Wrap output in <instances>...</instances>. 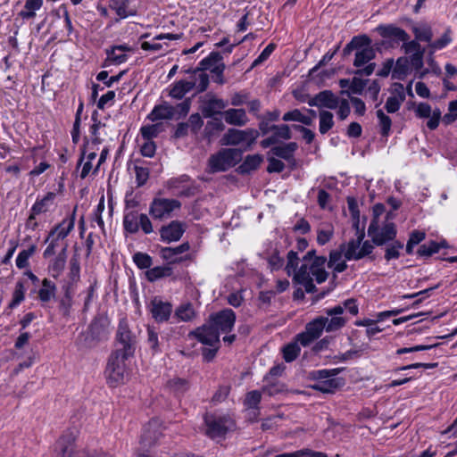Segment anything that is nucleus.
Instances as JSON below:
<instances>
[{"label":"nucleus","mask_w":457,"mask_h":457,"mask_svg":"<svg viewBox=\"0 0 457 457\" xmlns=\"http://www.w3.org/2000/svg\"><path fill=\"white\" fill-rule=\"evenodd\" d=\"M396 87L400 88L399 96H389L386 102L385 109L388 113H395L396 112L400 107L402 103L405 99V96L403 94V87L402 84H395Z\"/></svg>","instance_id":"obj_38"},{"label":"nucleus","mask_w":457,"mask_h":457,"mask_svg":"<svg viewBox=\"0 0 457 457\" xmlns=\"http://www.w3.org/2000/svg\"><path fill=\"white\" fill-rule=\"evenodd\" d=\"M210 323L219 331V334L230 332L236 322V314L231 309H224L210 316Z\"/></svg>","instance_id":"obj_14"},{"label":"nucleus","mask_w":457,"mask_h":457,"mask_svg":"<svg viewBox=\"0 0 457 457\" xmlns=\"http://www.w3.org/2000/svg\"><path fill=\"white\" fill-rule=\"evenodd\" d=\"M25 286L22 281H18L15 285L14 291L12 293V301L9 303V308L13 309L18 306L25 298Z\"/></svg>","instance_id":"obj_51"},{"label":"nucleus","mask_w":457,"mask_h":457,"mask_svg":"<svg viewBox=\"0 0 457 457\" xmlns=\"http://www.w3.org/2000/svg\"><path fill=\"white\" fill-rule=\"evenodd\" d=\"M376 113L378 120L380 133L383 137H386L389 136L391 131L392 120L381 109L378 110Z\"/></svg>","instance_id":"obj_50"},{"label":"nucleus","mask_w":457,"mask_h":457,"mask_svg":"<svg viewBox=\"0 0 457 457\" xmlns=\"http://www.w3.org/2000/svg\"><path fill=\"white\" fill-rule=\"evenodd\" d=\"M180 206V202L176 199L154 198L150 204L149 213L154 219L164 220L171 217L172 212Z\"/></svg>","instance_id":"obj_10"},{"label":"nucleus","mask_w":457,"mask_h":457,"mask_svg":"<svg viewBox=\"0 0 457 457\" xmlns=\"http://www.w3.org/2000/svg\"><path fill=\"white\" fill-rule=\"evenodd\" d=\"M129 357H123L118 352H114L108 361L106 367V377L108 383L112 386H116L117 385L122 383L125 378V361Z\"/></svg>","instance_id":"obj_6"},{"label":"nucleus","mask_w":457,"mask_h":457,"mask_svg":"<svg viewBox=\"0 0 457 457\" xmlns=\"http://www.w3.org/2000/svg\"><path fill=\"white\" fill-rule=\"evenodd\" d=\"M412 31L415 35V39L418 41H424L430 44L433 37V32L431 27L427 24L415 26L412 28Z\"/></svg>","instance_id":"obj_44"},{"label":"nucleus","mask_w":457,"mask_h":457,"mask_svg":"<svg viewBox=\"0 0 457 457\" xmlns=\"http://www.w3.org/2000/svg\"><path fill=\"white\" fill-rule=\"evenodd\" d=\"M325 326L326 320H323V317H318L306 325L304 332L297 335V342L303 346L309 345L312 341L320 337L322 331L326 329Z\"/></svg>","instance_id":"obj_13"},{"label":"nucleus","mask_w":457,"mask_h":457,"mask_svg":"<svg viewBox=\"0 0 457 457\" xmlns=\"http://www.w3.org/2000/svg\"><path fill=\"white\" fill-rule=\"evenodd\" d=\"M333 113L328 111H320L319 113L320 124L319 130L321 134H326L334 126Z\"/></svg>","instance_id":"obj_46"},{"label":"nucleus","mask_w":457,"mask_h":457,"mask_svg":"<svg viewBox=\"0 0 457 457\" xmlns=\"http://www.w3.org/2000/svg\"><path fill=\"white\" fill-rule=\"evenodd\" d=\"M344 385V380L339 378H331L326 380L317 381L312 388L326 394L334 393Z\"/></svg>","instance_id":"obj_30"},{"label":"nucleus","mask_w":457,"mask_h":457,"mask_svg":"<svg viewBox=\"0 0 457 457\" xmlns=\"http://www.w3.org/2000/svg\"><path fill=\"white\" fill-rule=\"evenodd\" d=\"M446 247L445 241H442L437 243L436 241H430L428 243L423 244L420 246L417 251V253L422 257H429L432 254L437 253L440 248Z\"/></svg>","instance_id":"obj_41"},{"label":"nucleus","mask_w":457,"mask_h":457,"mask_svg":"<svg viewBox=\"0 0 457 457\" xmlns=\"http://www.w3.org/2000/svg\"><path fill=\"white\" fill-rule=\"evenodd\" d=\"M196 316V312L190 303L180 304L175 310V317L179 321L188 322L193 320Z\"/></svg>","instance_id":"obj_35"},{"label":"nucleus","mask_w":457,"mask_h":457,"mask_svg":"<svg viewBox=\"0 0 457 457\" xmlns=\"http://www.w3.org/2000/svg\"><path fill=\"white\" fill-rule=\"evenodd\" d=\"M272 136L278 142L280 139L288 140L292 137L290 128L287 124L273 125Z\"/></svg>","instance_id":"obj_56"},{"label":"nucleus","mask_w":457,"mask_h":457,"mask_svg":"<svg viewBox=\"0 0 457 457\" xmlns=\"http://www.w3.org/2000/svg\"><path fill=\"white\" fill-rule=\"evenodd\" d=\"M301 348L296 342L290 343L283 348V358L287 362L295 361L299 355Z\"/></svg>","instance_id":"obj_54"},{"label":"nucleus","mask_w":457,"mask_h":457,"mask_svg":"<svg viewBox=\"0 0 457 457\" xmlns=\"http://www.w3.org/2000/svg\"><path fill=\"white\" fill-rule=\"evenodd\" d=\"M124 229L131 234L137 233L139 228L145 234L153 232L152 222L148 216L144 213H138L136 211L127 212L123 218Z\"/></svg>","instance_id":"obj_9"},{"label":"nucleus","mask_w":457,"mask_h":457,"mask_svg":"<svg viewBox=\"0 0 457 457\" xmlns=\"http://www.w3.org/2000/svg\"><path fill=\"white\" fill-rule=\"evenodd\" d=\"M287 262L286 265V271L288 276H295V272L298 271L299 258L296 252L291 250L288 252L287 256Z\"/></svg>","instance_id":"obj_53"},{"label":"nucleus","mask_w":457,"mask_h":457,"mask_svg":"<svg viewBox=\"0 0 457 457\" xmlns=\"http://www.w3.org/2000/svg\"><path fill=\"white\" fill-rule=\"evenodd\" d=\"M170 389L179 394H183L188 389V383L182 378H174L168 383Z\"/></svg>","instance_id":"obj_63"},{"label":"nucleus","mask_w":457,"mask_h":457,"mask_svg":"<svg viewBox=\"0 0 457 457\" xmlns=\"http://www.w3.org/2000/svg\"><path fill=\"white\" fill-rule=\"evenodd\" d=\"M136 182L137 187L144 186L149 179V169L137 164L134 165Z\"/></svg>","instance_id":"obj_58"},{"label":"nucleus","mask_w":457,"mask_h":457,"mask_svg":"<svg viewBox=\"0 0 457 457\" xmlns=\"http://www.w3.org/2000/svg\"><path fill=\"white\" fill-rule=\"evenodd\" d=\"M171 274L172 269L169 266H157L146 271V277L149 281H155L159 278L169 277Z\"/></svg>","instance_id":"obj_45"},{"label":"nucleus","mask_w":457,"mask_h":457,"mask_svg":"<svg viewBox=\"0 0 457 457\" xmlns=\"http://www.w3.org/2000/svg\"><path fill=\"white\" fill-rule=\"evenodd\" d=\"M262 400V393L258 390H253L247 393L244 404L247 409H254V419H256L259 412V403Z\"/></svg>","instance_id":"obj_40"},{"label":"nucleus","mask_w":457,"mask_h":457,"mask_svg":"<svg viewBox=\"0 0 457 457\" xmlns=\"http://www.w3.org/2000/svg\"><path fill=\"white\" fill-rule=\"evenodd\" d=\"M222 115L228 124L234 126H244L248 121L246 112L244 109H228Z\"/></svg>","instance_id":"obj_26"},{"label":"nucleus","mask_w":457,"mask_h":457,"mask_svg":"<svg viewBox=\"0 0 457 457\" xmlns=\"http://www.w3.org/2000/svg\"><path fill=\"white\" fill-rule=\"evenodd\" d=\"M326 263V257H316L312 262H303L298 271L295 272L293 280L303 286L307 293L316 292L317 289L313 281L315 280L318 284H321L328 277V273L325 270Z\"/></svg>","instance_id":"obj_1"},{"label":"nucleus","mask_w":457,"mask_h":457,"mask_svg":"<svg viewBox=\"0 0 457 457\" xmlns=\"http://www.w3.org/2000/svg\"><path fill=\"white\" fill-rule=\"evenodd\" d=\"M160 132V126L158 124L146 125L140 129V133L145 140H152L156 137Z\"/></svg>","instance_id":"obj_61"},{"label":"nucleus","mask_w":457,"mask_h":457,"mask_svg":"<svg viewBox=\"0 0 457 457\" xmlns=\"http://www.w3.org/2000/svg\"><path fill=\"white\" fill-rule=\"evenodd\" d=\"M194 336L199 342L209 346L220 345L219 331L209 322L197 328L189 334Z\"/></svg>","instance_id":"obj_15"},{"label":"nucleus","mask_w":457,"mask_h":457,"mask_svg":"<svg viewBox=\"0 0 457 457\" xmlns=\"http://www.w3.org/2000/svg\"><path fill=\"white\" fill-rule=\"evenodd\" d=\"M67 248L68 245H65L59 254L54 257L48 265V270L53 278H57L62 273L67 258Z\"/></svg>","instance_id":"obj_27"},{"label":"nucleus","mask_w":457,"mask_h":457,"mask_svg":"<svg viewBox=\"0 0 457 457\" xmlns=\"http://www.w3.org/2000/svg\"><path fill=\"white\" fill-rule=\"evenodd\" d=\"M258 137L259 132L254 129H246L245 130L229 129L223 135L221 144L224 145H241L244 146V150H249Z\"/></svg>","instance_id":"obj_5"},{"label":"nucleus","mask_w":457,"mask_h":457,"mask_svg":"<svg viewBox=\"0 0 457 457\" xmlns=\"http://www.w3.org/2000/svg\"><path fill=\"white\" fill-rule=\"evenodd\" d=\"M403 48L407 54H412L420 53L421 51H427L428 48H422L417 39L411 41L403 42Z\"/></svg>","instance_id":"obj_64"},{"label":"nucleus","mask_w":457,"mask_h":457,"mask_svg":"<svg viewBox=\"0 0 457 457\" xmlns=\"http://www.w3.org/2000/svg\"><path fill=\"white\" fill-rule=\"evenodd\" d=\"M75 224V211L71 217L64 219L61 223L54 226L49 232L45 243H47L53 237H56L57 239H64L74 228Z\"/></svg>","instance_id":"obj_21"},{"label":"nucleus","mask_w":457,"mask_h":457,"mask_svg":"<svg viewBox=\"0 0 457 457\" xmlns=\"http://www.w3.org/2000/svg\"><path fill=\"white\" fill-rule=\"evenodd\" d=\"M147 119L151 121L174 119L173 105L170 104L168 102H163L161 104L155 105L152 112L147 115Z\"/></svg>","instance_id":"obj_25"},{"label":"nucleus","mask_w":457,"mask_h":457,"mask_svg":"<svg viewBox=\"0 0 457 457\" xmlns=\"http://www.w3.org/2000/svg\"><path fill=\"white\" fill-rule=\"evenodd\" d=\"M185 232L184 224L178 220L171 221L169 225L160 229L161 239L166 243L178 241Z\"/></svg>","instance_id":"obj_20"},{"label":"nucleus","mask_w":457,"mask_h":457,"mask_svg":"<svg viewBox=\"0 0 457 457\" xmlns=\"http://www.w3.org/2000/svg\"><path fill=\"white\" fill-rule=\"evenodd\" d=\"M378 30L384 37H391L402 42L408 41L410 38L405 30L393 25L380 26Z\"/></svg>","instance_id":"obj_33"},{"label":"nucleus","mask_w":457,"mask_h":457,"mask_svg":"<svg viewBox=\"0 0 457 457\" xmlns=\"http://www.w3.org/2000/svg\"><path fill=\"white\" fill-rule=\"evenodd\" d=\"M364 232L356 231V237L351 239L347 244H342L341 249L345 250V259L347 261L361 260L370 254L374 249L370 241H363Z\"/></svg>","instance_id":"obj_4"},{"label":"nucleus","mask_w":457,"mask_h":457,"mask_svg":"<svg viewBox=\"0 0 457 457\" xmlns=\"http://www.w3.org/2000/svg\"><path fill=\"white\" fill-rule=\"evenodd\" d=\"M451 30L448 29L444 35L436 41H431L428 46V52L429 54H433L436 51L445 48L447 45L452 42Z\"/></svg>","instance_id":"obj_43"},{"label":"nucleus","mask_w":457,"mask_h":457,"mask_svg":"<svg viewBox=\"0 0 457 457\" xmlns=\"http://www.w3.org/2000/svg\"><path fill=\"white\" fill-rule=\"evenodd\" d=\"M204 419L205 434L211 438L222 437L235 427L234 420L227 414L207 413Z\"/></svg>","instance_id":"obj_3"},{"label":"nucleus","mask_w":457,"mask_h":457,"mask_svg":"<svg viewBox=\"0 0 457 457\" xmlns=\"http://www.w3.org/2000/svg\"><path fill=\"white\" fill-rule=\"evenodd\" d=\"M187 72L189 75L188 81L194 84L193 89H195L196 93L204 92L208 88L210 79L206 73L196 68L188 70Z\"/></svg>","instance_id":"obj_22"},{"label":"nucleus","mask_w":457,"mask_h":457,"mask_svg":"<svg viewBox=\"0 0 457 457\" xmlns=\"http://www.w3.org/2000/svg\"><path fill=\"white\" fill-rule=\"evenodd\" d=\"M147 309L150 312L152 318L158 323L167 322L172 313V304L162 300L160 296H154L147 305Z\"/></svg>","instance_id":"obj_12"},{"label":"nucleus","mask_w":457,"mask_h":457,"mask_svg":"<svg viewBox=\"0 0 457 457\" xmlns=\"http://www.w3.org/2000/svg\"><path fill=\"white\" fill-rule=\"evenodd\" d=\"M196 69L204 71H210L215 75L214 81L218 84H224L223 71L225 64L222 62V56L219 52H212L207 57L204 58Z\"/></svg>","instance_id":"obj_11"},{"label":"nucleus","mask_w":457,"mask_h":457,"mask_svg":"<svg viewBox=\"0 0 457 457\" xmlns=\"http://www.w3.org/2000/svg\"><path fill=\"white\" fill-rule=\"evenodd\" d=\"M161 435L158 420H153L145 427L141 443L144 446H151L159 439Z\"/></svg>","instance_id":"obj_24"},{"label":"nucleus","mask_w":457,"mask_h":457,"mask_svg":"<svg viewBox=\"0 0 457 457\" xmlns=\"http://www.w3.org/2000/svg\"><path fill=\"white\" fill-rule=\"evenodd\" d=\"M343 253L345 254V250L341 249V245L338 250L331 251L329 253L328 266L337 273H341L347 269L345 261L342 259Z\"/></svg>","instance_id":"obj_32"},{"label":"nucleus","mask_w":457,"mask_h":457,"mask_svg":"<svg viewBox=\"0 0 457 457\" xmlns=\"http://www.w3.org/2000/svg\"><path fill=\"white\" fill-rule=\"evenodd\" d=\"M133 261L139 269H149L152 265V258L145 253H136Z\"/></svg>","instance_id":"obj_60"},{"label":"nucleus","mask_w":457,"mask_h":457,"mask_svg":"<svg viewBox=\"0 0 457 457\" xmlns=\"http://www.w3.org/2000/svg\"><path fill=\"white\" fill-rule=\"evenodd\" d=\"M403 248V244L400 241H394L386 248L385 259L390 261L397 259L400 256L399 251Z\"/></svg>","instance_id":"obj_59"},{"label":"nucleus","mask_w":457,"mask_h":457,"mask_svg":"<svg viewBox=\"0 0 457 457\" xmlns=\"http://www.w3.org/2000/svg\"><path fill=\"white\" fill-rule=\"evenodd\" d=\"M339 98L329 90H324L309 100L310 106L336 109L339 104Z\"/></svg>","instance_id":"obj_19"},{"label":"nucleus","mask_w":457,"mask_h":457,"mask_svg":"<svg viewBox=\"0 0 457 457\" xmlns=\"http://www.w3.org/2000/svg\"><path fill=\"white\" fill-rule=\"evenodd\" d=\"M55 284L48 278L42 280V287L38 290V298L43 303H48L55 296L56 293Z\"/></svg>","instance_id":"obj_37"},{"label":"nucleus","mask_w":457,"mask_h":457,"mask_svg":"<svg viewBox=\"0 0 457 457\" xmlns=\"http://www.w3.org/2000/svg\"><path fill=\"white\" fill-rule=\"evenodd\" d=\"M43 0H25L23 10L19 12V16L24 20L33 19L37 11L43 6Z\"/></svg>","instance_id":"obj_36"},{"label":"nucleus","mask_w":457,"mask_h":457,"mask_svg":"<svg viewBox=\"0 0 457 457\" xmlns=\"http://www.w3.org/2000/svg\"><path fill=\"white\" fill-rule=\"evenodd\" d=\"M56 194L53 192L47 193L43 198L37 199L31 207L33 214L46 213L54 205Z\"/></svg>","instance_id":"obj_31"},{"label":"nucleus","mask_w":457,"mask_h":457,"mask_svg":"<svg viewBox=\"0 0 457 457\" xmlns=\"http://www.w3.org/2000/svg\"><path fill=\"white\" fill-rule=\"evenodd\" d=\"M242 159V150L225 148L209 158L208 164L212 172L225 171L237 164Z\"/></svg>","instance_id":"obj_2"},{"label":"nucleus","mask_w":457,"mask_h":457,"mask_svg":"<svg viewBox=\"0 0 457 457\" xmlns=\"http://www.w3.org/2000/svg\"><path fill=\"white\" fill-rule=\"evenodd\" d=\"M226 106L227 103L224 100L208 93L204 96L202 102V112L205 118H210L215 114L220 113Z\"/></svg>","instance_id":"obj_18"},{"label":"nucleus","mask_w":457,"mask_h":457,"mask_svg":"<svg viewBox=\"0 0 457 457\" xmlns=\"http://www.w3.org/2000/svg\"><path fill=\"white\" fill-rule=\"evenodd\" d=\"M190 248L188 243H183L176 247H163L161 250V253L163 259L170 261V262H176L180 261L177 256L181 254Z\"/></svg>","instance_id":"obj_34"},{"label":"nucleus","mask_w":457,"mask_h":457,"mask_svg":"<svg viewBox=\"0 0 457 457\" xmlns=\"http://www.w3.org/2000/svg\"><path fill=\"white\" fill-rule=\"evenodd\" d=\"M368 235L372 238L375 245H383L395 239L396 228L393 222H387L382 228H379L378 220H372L368 228Z\"/></svg>","instance_id":"obj_8"},{"label":"nucleus","mask_w":457,"mask_h":457,"mask_svg":"<svg viewBox=\"0 0 457 457\" xmlns=\"http://www.w3.org/2000/svg\"><path fill=\"white\" fill-rule=\"evenodd\" d=\"M63 289L64 295L60 300L59 310L63 316L67 317L70 315L71 309L73 303V288L71 286H65Z\"/></svg>","instance_id":"obj_39"},{"label":"nucleus","mask_w":457,"mask_h":457,"mask_svg":"<svg viewBox=\"0 0 457 457\" xmlns=\"http://www.w3.org/2000/svg\"><path fill=\"white\" fill-rule=\"evenodd\" d=\"M298 148V145L295 142H290L287 144L276 145L271 148L270 152L273 155L284 159L289 163H295V153Z\"/></svg>","instance_id":"obj_23"},{"label":"nucleus","mask_w":457,"mask_h":457,"mask_svg":"<svg viewBox=\"0 0 457 457\" xmlns=\"http://www.w3.org/2000/svg\"><path fill=\"white\" fill-rule=\"evenodd\" d=\"M80 278V265L79 257L75 254L70 260V272L69 278L70 282L67 286L72 287L73 284H76Z\"/></svg>","instance_id":"obj_47"},{"label":"nucleus","mask_w":457,"mask_h":457,"mask_svg":"<svg viewBox=\"0 0 457 457\" xmlns=\"http://www.w3.org/2000/svg\"><path fill=\"white\" fill-rule=\"evenodd\" d=\"M116 339L119 347L115 352L120 353L123 357L131 356L134 353L135 337L132 335L126 319H122L119 322Z\"/></svg>","instance_id":"obj_7"},{"label":"nucleus","mask_w":457,"mask_h":457,"mask_svg":"<svg viewBox=\"0 0 457 457\" xmlns=\"http://www.w3.org/2000/svg\"><path fill=\"white\" fill-rule=\"evenodd\" d=\"M344 312V307L342 305H337L333 308L326 310L328 317H323L326 320V331L333 332L343 328L346 323V319L341 315Z\"/></svg>","instance_id":"obj_17"},{"label":"nucleus","mask_w":457,"mask_h":457,"mask_svg":"<svg viewBox=\"0 0 457 457\" xmlns=\"http://www.w3.org/2000/svg\"><path fill=\"white\" fill-rule=\"evenodd\" d=\"M409 71V61L407 58L401 57L396 61L393 69L392 77L396 79H403Z\"/></svg>","instance_id":"obj_49"},{"label":"nucleus","mask_w":457,"mask_h":457,"mask_svg":"<svg viewBox=\"0 0 457 457\" xmlns=\"http://www.w3.org/2000/svg\"><path fill=\"white\" fill-rule=\"evenodd\" d=\"M265 385L262 386V392L272 396L285 391V385L278 379H264Z\"/></svg>","instance_id":"obj_48"},{"label":"nucleus","mask_w":457,"mask_h":457,"mask_svg":"<svg viewBox=\"0 0 457 457\" xmlns=\"http://www.w3.org/2000/svg\"><path fill=\"white\" fill-rule=\"evenodd\" d=\"M36 246L31 245L29 248L22 250L16 258V266L19 269H24L29 266V259L35 253Z\"/></svg>","instance_id":"obj_55"},{"label":"nucleus","mask_w":457,"mask_h":457,"mask_svg":"<svg viewBox=\"0 0 457 457\" xmlns=\"http://www.w3.org/2000/svg\"><path fill=\"white\" fill-rule=\"evenodd\" d=\"M125 72L126 71H123L115 76H112L111 78H108V71H103L97 74L96 79L99 81H103L107 87H111L113 83L118 82L122 78V76L125 74Z\"/></svg>","instance_id":"obj_62"},{"label":"nucleus","mask_w":457,"mask_h":457,"mask_svg":"<svg viewBox=\"0 0 457 457\" xmlns=\"http://www.w3.org/2000/svg\"><path fill=\"white\" fill-rule=\"evenodd\" d=\"M190 106H191V100L189 98H187L183 102L173 106V118L176 120H179V119L186 117L187 115V113L189 112Z\"/></svg>","instance_id":"obj_57"},{"label":"nucleus","mask_w":457,"mask_h":457,"mask_svg":"<svg viewBox=\"0 0 457 457\" xmlns=\"http://www.w3.org/2000/svg\"><path fill=\"white\" fill-rule=\"evenodd\" d=\"M334 235V228L330 223H322L317 230V242L320 245H326Z\"/></svg>","instance_id":"obj_42"},{"label":"nucleus","mask_w":457,"mask_h":457,"mask_svg":"<svg viewBox=\"0 0 457 457\" xmlns=\"http://www.w3.org/2000/svg\"><path fill=\"white\" fill-rule=\"evenodd\" d=\"M262 162V156L261 154L247 155L240 166L242 171H250L257 169Z\"/></svg>","instance_id":"obj_52"},{"label":"nucleus","mask_w":457,"mask_h":457,"mask_svg":"<svg viewBox=\"0 0 457 457\" xmlns=\"http://www.w3.org/2000/svg\"><path fill=\"white\" fill-rule=\"evenodd\" d=\"M110 7L121 19L137 14V9L130 6L129 0H111Z\"/></svg>","instance_id":"obj_28"},{"label":"nucleus","mask_w":457,"mask_h":457,"mask_svg":"<svg viewBox=\"0 0 457 457\" xmlns=\"http://www.w3.org/2000/svg\"><path fill=\"white\" fill-rule=\"evenodd\" d=\"M193 85L187 79H180L170 85L169 96L174 99H182L188 92L193 90Z\"/></svg>","instance_id":"obj_29"},{"label":"nucleus","mask_w":457,"mask_h":457,"mask_svg":"<svg viewBox=\"0 0 457 457\" xmlns=\"http://www.w3.org/2000/svg\"><path fill=\"white\" fill-rule=\"evenodd\" d=\"M361 39H363L361 42V46L357 48L355 53V59L353 61L355 67L363 66L376 56V52L371 46L370 38L366 35H361Z\"/></svg>","instance_id":"obj_16"}]
</instances>
